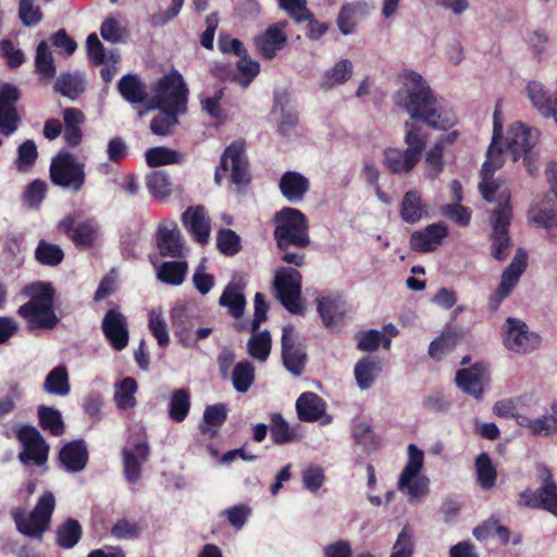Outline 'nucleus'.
I'll use <instances>...</instances> for the list:
<instances>
[{
    "mask_svg": "<svg viewBox=\"0 0 557 557\" xmlns=\"http://www.w3.org/2000/svg\"><path fill=\"white\" fill-rule=\"evenodd\" d=\"M499 104V102H497ZM493 138L486 152V160L481 169L482 181L479 185L482 197L487 201H496L497 208L492 210L490 223L493 228L491 234V255L496 260H505L508 256V249L511 245L509 236V226L512 215L510 205L511 194L505 187L493 178L494 173L503 166V150L498 146V140L503 134V124L499 119V109L496 106L493 115Z\"/></svg>",
    "mask_w": 557,
    "mask_h": 557,
    "instance_id": "nucleus-1",
    "label": "nucleus"
},
{
    "mask_svg": "<svg viewBox=\"0 0 557 557\" xmlns=\"http://www.w3.org/2000/svg\"><path fill=\"white\" fill-rule=\"evenodd\" d=\"M404 86L395 94L394 100L414 121H422L437 129H448L456 124L451 113L437 108V99L424 78L414 71L404 72Z\"/></svg>",
    "mask_w": 557,
    "mask_h": 557,
    "instance_id": "nucleus-2",
    "label": "nucleus"
},
{
    "mask_svg": "<svg viewBox=\"0 0 557 557\" xmlns=\"http://www.w3.org/2000/svg\"><path fill=\"white\" fill-rule=\"evenodd\" d=\"M273 238L281 260L301 268L306 264L305 250L310 246L309 220L299 209L284 207L273 215Z\"/></svg>",
    "mask_w": 557,
    "mask_h": 557,
    "instance_id": "nucleus-3",
    "label": "nucleus"
},
{
    "mask_svg": "<svg viewBox=\"0 0 557 557\" xmlns=\"http://www.w3.org/2000/svg\"><path fill=\"white\" fill-rule=\"evenodd\" d=\"M29 301L18 308V314L30 329H52L58 323L53 309V288L49 283L34 282L23 288Z\"/></svg>",
    "mask_w": 557,
    "mask_h": 557,
    "instance_id": "nucleus-4",
    "label": "nucleus"
},
{
    "mask_svg": "<svg viewBox=\"0 0 557 557\" xmlns=\"http://www.w3.org/2000/svg\"><path fill=\"white\" fill-rule=\"evenodd\" d=\"M152 108L160 110L151 122L153 134L168 135L174 125V72L158 79L152 88Z\"/></svg>",
    "mask_w": 557,
    "mask_h": 557,
    "instance_id": "nucleus-5",
    "label": "nucleus"
},
{
    "mask_svg": "<svg viewBox=\"0 0 557 557\" xmlns=\"http://www.w3.org/2000/svg\"><path fill=\"white\" fill-rule=\"evenodd\" d=\"M228 161L232 164L231 182L238 187L248 185L251 178L246 154V141L244 139L234 140L224 149L220 165L214 173V181L218 185L222 184L228 171Z\"/></svg>",
    "mask_w": 557,
    "mask_h": 557,
    "instance_id": "nucleus-6",
    "label": "nucleus"
},
{
    "mask_svg": "<svg viewBox=\"0 0 557 557\" xmlns=\"http://www.w3.org/2000/svg\"><path fill=\"white\" fill-rule=\"evenodd\" d=\"M54 506L55 500L53 494L46 492L28 516L20 508L13 509L12 516L17 530L27 536L41 539L42 533L49 527Z\"/></svg>",
    "mask_w": 557,
    "mask_h": 557,
    "instance_id": "nucleus-7",
    "label": "nucleus"
},
{
    "mask_svg": "<svg viewBox=\"0 0 557 557\" xmlns=\"http://www.w3.org/2000/svg\"><path fill=\"white\" fill-rule=\"evenodd\" d=\"M301 274L290 267H281L276 270L273 286L276 297L282 306L293 314H304L301 302Z\"/></svg>",
    "mask_w": 557,
    "mask_h": 557,
    "instance_id": "nucleus-8",
    "label": "nucleus"
},
{
    "mask_svg": "<svg viewBox=\"0 0 557 557\" xmlns=\"http://www.w3.org/2000/svg\"><path fill=\"white\" fill-rule=\"evenodd\" d=\"M50 177L53 184L78 191L85 184V165L67 152L60 151L50 165Z\"/></svg>",
    "mask_w": 557,
    "mask_h": 557,
    "instance_id": "nucleus-9",
    "label": "nucleus"
},
{
    "mask_svg": "<svg viewBox=\"0 0 557 557\" xmlns=\"http://www.w3.org/2000/svg\"><path fill=\"white\" fill-rule=\"evenodd\" d=\"M157 252L150 256V261L157 270V277L161 282L174 284V261H162V257H173L174 233L166 225L161 224L156 235Z\"/></svg>",
    "mask_w": 557,
    "mask_h": 557,
    "instance_id": "nucleus-10",
    "label": "nucleus"
},
{
    "mask_svg": "<svg viewBox=\"0 0 557 557\" xmlns=\"http://www.w3.org/2000/svg\"><path fill=\"white\" fill-rule=\"evenodd\" d=\"M124 474L128 482H137L141 473V465L148 460L149 447L147 438L141 430L132 435L123 449Z\"/></svg>",
    "mask_w": 557,
    "mask_h": 557,
    "instance_id": "nucleus-11",
    "label": "nucleus"
},
{
    "mask_svg": "<svg viewBox=\"0 0 557 557\" xmlns=\"http://www.w3.org/2000/svg\"><path fill=\"white\" fill-rule=\"evenodd\" d=\"M16 437L23 446L22 451L18 454V460L23 465L32 462L40 467L46 463L49 445L36 428L23 425L17 430Z\"/></svg>",
    "mask_w": 557,
    "mask_h": 557,
    "instance_id": "nucleus-12",
    "label": "nucleus"
},
{
    "mask_svg": "<svg viewBox=\"0 0 557 557\" xmlns=\"http://www.w3.org/2000/svg\"><path fill=\"white\" fill-rule=\"evenodd\" d=\"M507 330L504 334V345L511 351L527 354L541 344V336L535 332L529 331L528 325L516 318H507Z\"/></svg>",
    "mask_w": 557,
    "mask_h": 557,
    "instance_id": "nucleus-13",
    "label": "nucleus"
},
{
    "mask_svg": "<svg viewBox=\"0 0 557 557\" xmlns=\"http://www.w3.org/2000/svg\"><path fill=\"white\" fill-rule=\"evenodd\" d=\"M283 364L294 376H300L306 370L308 361L305 346L294 337V327L285 326L282 333Z\"/></svg>",
    "mask_w": 557,
    "mask_h": 557,
    "instance_id": "nucleus-14",
    "label": "nucleus"
},
{
    "mask_svg": "<svg viewBox=\"0 0 557 557\" xmlns=\"http://www.w3.org/2000/svg\"><path fill=\"white\" fill-rule=\"evenodd\" d=\"M424 454L414 444L408 446V462L400 473L398 488H408L410 496L419 497L425 493L426 484L417 478L423 466Z\"/></svg>",
    "mask_w": 557,
    "mask_h": 557,
    "instance_id": "nucleus-15",
    "label": "nucleus"
},
{
    "mask_svg": "<svg viewBox=\"0 0 557 557\" xmlns=\"http://www.w3.org/2000/svg\"><path fill=\"white\" fill-rule=\"evenodd\" d=\"M519 504L529 508H542L557 517V484L549 476L536 491L530 488L519 494Z\"/></svg>",
    "mask_w": 557,
    "mask_h": 557,
    "instance_id": "nucleus-16",
    "label": "nucleus"
},
{
    "mask_svg": "<svg viewBox=\"0 0 557 557\" xmlns=\"http://www.w3.org/2000/svg\"><path fill=\"white\" fill-rule=\"evenodd\" d=\"M20 98L18 89L11 84L0 85V133L4 136L12 135L17 128L20 119L15 103Z\"/></svg>",
    "mask_w": 557,
    "mask_h": 557,
    "instance_id": "nucleus-17",
    "label": "nucleus"
},
{
    "mask_svg": "<svg viewBox=\"0 0 557 557\" xmlns=\"http://www.w3.org/2000/svg\"><path fill=\"white\" fill-rule=\"evenodd\" d=\"M537 138L539 131L536 128L528 127L521 122L512 125L507 138V149L512 154L513 161H518L520 158L524 162L529 161V153Z\"/></svg>",
    "mask_w": 557,
    "mask_h": 557,
    "instance_id": "nucleus-18",
    "label": "nucleus"
},
{
    "mask_svg": "<svg viewBox=\"0 0 557 557\" xmlns=\"http://www.w3.org/2000/svg\"><path fill=\"white\" fill-rule=\"evenodd\" d=\"M448 236L447 226L442 223H433L420 231H414L409 238L410 249L414 252H432L442 245Z\"/></svg>",
    "mask_w": 557,
    "mask_h": 557,
    "instance_id": "nucleus-19",
    "label": "nucleus"
},
{
    "mask_svg": "<svg viewBox=\"0 0 557 557\" xmlns=\"http://www.w3.org/2000/svg\"><path fill=\"white\" fill-rule=\"evenodd\" d=\"M182 223L195 242L200 245L209 242L211 221L203 206L188 207L182 214Z\"/></svg>",
    "mask_w": 557,
    "mask_h": 557,
    "instance_id": "nucleus-20",
    "label": "nucleus"
},
{
    "mask_svg": "<svg viewBox=\"0 0 557 557\" xmlns=\"http://www.w3.org/2000/svg\"><path fill=\"white\" fill-rule=\"evenodd\" d=\"M486 371V367L483 363L476 362L469 368L458 370L455 383L465 394L475 399H481L484 393Z\"/></svg>",
    "mask_w": 557,
    "mask_h": 557,
    "instance_id": "nucleus-21",
    "label": "nucleus"
},
{
    "mask_svg": "<svg viewBox=\"0 0 557 557\" xmlns=\"http://www.w3.org/2000/svg\"><path fill=\"white\" fill-rule=\"evenodd\" d=\"M102 331L110 345L117 351L128 343V330L125 317L115 310H109L102 320Z\"/></svg>",
    "mask_w": 557,
    "mask_h": 557,
    "instance_id": "nucleus-22",
    "label": "nucleus"
},
{
    "mask_svg": "<svg viewBox=\"0 0 557 557\" xmlns=\"http://www.w3.org/2000/svg\"><path fill=\"white\" fill-rule=\"evenodd\" d=\"M372 11L373 5L363 0L344 4L337 16L338 29L344 35L352 34L357 23L369 16Z\"/></svg>",
    "mask_w": 557,
    "mask_h": 557,
    "instance_id": "nucleus-23",
    "label": "nucleus"
},
{
    "mask_svg": "<svg viewBox=\"0 0 557 557\" xmlns=\"http://www.w3.org/2000/svg\"><path fill=\"white\" fill-rule=\"evenodd\" d=\"M278 188L283 197L290 203H299L310 189L309 180L295 171L285 172L280 180Z\"/></svg>",
    "mask_w": 557,
    "mask_h": 557,
    "instance_id": "nucleus-24",
    "label": "nucleus"
},
{
    "mask_svg": "<svg viewBox=\"0 0 557 557\" xmlns=\"http://www.w3.org/2000/svg\"><path fill=\"white\" fill-rule=\"evenodd\" d=\"M530 101L544 117H553L557 121V89L553 100L548 90L540 82H530L527 86Z\"/></svg>",
    "mask_w": 557,
    "mask_h": 557,
    "instance_id": "nucleus-25",
    "label": "nucleus"
},
{
    "mask_svg": "<svg viewBox=\"0 0 557 557\" xmlns=\"http://www.w3.org/2000/svg\"><path fill=\"white\" fill-rule=\"evenodd\" d=\"M528 220L530 223L545 228L557 226V198L546 197L532 205L528 211Z\"/></svg>",
    "mask_w": 557,
    "mask_h": 557,
    "instance_id": "nucleus-26",
    "label": "nucleus"
},
{
    "mask_svg": "<svg viewBox=\"0 0 557 557\" xmlns=\"http://www.w3.org/2000/svg\"><path fill=\"white\" fill-rule=\"evenodd\" d=\"M296 411L302 422L318 421L325 412V403L315 393L305 392L296 400Z\"/></svg>",
    "mask_w": 557,
    "mask_h": 557,
    "instance_id": "nucleus-27",
    "label": "nucleus"
},
{
    "mask_svg": "<svg viewBox=\"0 0 557 557\" xmlns=\"http://www.w3.org/2000/svg\"><path fill=\"white\" fill-rule=\"evenodd\" d=\"M287 38L277 25H272L267 30L256 37L255 42L264 59H273L276 52L286 44Z\"/></svg>",
    "mask_w": 557,
    "mask_h": 557,
    "instance_id": "nucleus-28",
    "label": "nucleus"
},
{
    "mask_svg": "<svg viewBox=\"0 0 557 557\" xmlns=\"http://www.w3.org/2000/svg\"><path fill=\"white\" fill-rule=\"evenodd\" d=\"M383 157L384 166L393 174H407L419 163L408 151L398 148H386Z\"/></svg>",
    "mask_w": 557,
    "mask_h": 557,
    "instance_id": "nucleus-29",
    "label": "nucleus"
},
{
    "mask_svg": "<svg viewBox=\"0 0 557 557\" xmlns=\"http://www.w3.org/2000/svg\"><path fill=\"white\" fill-rule=\"evenodd\" d=\"M60 461L72 472H77L86 467L88 454L83 441H74L66 444L60 451Z\"/></svg>",
    "mask_w": 557,
    "mask_h": 557,
    "instance_id": "nucleus-30",
    "label": "nucleus"
},
{
    "mask_svg": "<svg viewBox=\"0 0 557 557\" xmlns=\"http://www.w3.org/2000/svg\"><path fill=\"white\" fill-rule=\"evenodd\" d=\"M227 419V409L224 404L207 406L203 412V420L199 429L201 434L212 440L220 433L221 426Z\"/></svg>",
    "mask_w": 557,
    "mask_h": 557,
    "instance_id": "nucleus-31",
    "label": "nucleus"
},
{
    "mask_svg": "<svg viewBox=\"0 0 557 557\" xmlns=\"http://www.w3.org/2000/svg\"><path fill=\"white\" fill-rule=\"evenodd\" d=\"M399 214L401 220L409 224H416L426 215V205L419 191L409 190L404 195Z\"/></svg>",
    "mask_w": 557,
    "mask_h": 557,
    "instance_id": "nucleus-32",
    "label": "nucleus"
},
{
    "mask_svg": "<svg viewBox=\"0 0 557 557\" xmlns=\"http://www.w3.org/2000/svg\"><path fill=\"white\" fill-rule=\"evenodd\" d=\"M382 371L381 361L377 357L366 356L355 366L354 374L357 385L361 389L370 388L380 372Z\"/></svg>",
    "mask_w": 557,
    "mask_h": 557,
    "instance_id": "nucleus-33",
    "label": "nucleus"
},
{
    "mask_svg": "<svg viewBox=\"0 0 557 557\" xmlns=\"http://www.w3.org/2000/svg\"><path fill=\"white\" fill-rule=\"evenodd\" d=\"M117 89L129 103H144L148 98L146 86L138 75H124L117 84Z\"/></svg>",
    "mask_w": 557,
    "mask_h": 557,
    "instance_id": "nucleus-34",
    "label": "nucleus"
},
{
    "mask_svg": "<svg viewBox=\"0 0 557 557\" xmlns=\"http://www.w3.org/2000/svg\"><path fill=\"white\" fill-rule=\"evenodd\" d=\"M64 140L71 147H76L83 138L82 125L85 122L83 112L75 108H67L63 111Z\"/></svg>",
    "mask_w": 557,
    "mask_h": 557,
    "instance_id": "nucleus-35",
    "label": "nucleus"
},
{
    "mask_svg": "<svg viewBox=\"0 0 557 557\" xmlns=\"http://www.w3.org/2000/svg\"><path fill=\"white\" fill-rule=\"evenodd\" d=\"M527 252L519 248L510 264L504 270L498 287L510 294L527 268Z\"/></svg>",
    "mask_w": 557,
    "mask_h": 557,
    "instance_id": "nucleus-36",
    "label": "nucleus"
},
{
    "mask_svg": "<svg viewBox=\"0 0 557 557\" xmlns=\"http://www.w3.org/2000/svg\"><path fill=\"white\" fill-rule=\"evenodd\" d=\"M428 137L429 136L423 131L422 126H420L416 122L408 121L405 123L404 141L407 145V148L405 150L408 151L419 162L426 147Z\"/></svg>",
    "mask_w": 557,
    "mask_h": 557,
    "instance_id": "nucleus-37",
    "label": "nucleus"
},
{
    "mask_svg": "<svg viewBox=\"0 0 557 557\" xmlns=\"http://www.w3.org/2000/svg\"><path fill=\"white\" fill-rule=\"evenodd\" d=\"M269 430L273 444L284 445L298 440L295 429L290 428L281 413L271 412L269 414Z\"/></svg>",
    "mask_w": 557,
    "mask_h": 557,
    "instance_id": "nucleus-38",
    "label": "nucleus"
},
{
    "mask_svg": "<svg viewBox=\"0 0 557 557\" xmlns=\"http://www.w3.org/2000/svg\"><path fill=\"white\" fill-rule=\"evenodd\" d=\"M46 393L55 396H67L71 391L69 372L64 364L53 368L46 376L42 384Z\"/></svg>",
    "mask_w": 557,
    "mask_h": 557,
    "instance_id": "nucleus-39",
    "label": "nucleus"
},
{
    "mask_svg": "<svg viewBox=\"0 0 557 557\" xmlns=\"http://www.w3.org/2000/svg\"><path fill=\"white\" fill-rule=\"evenodd\" d=\"M459 337V331L450 327L445 329L440 336L431 342L429 346L430 357L434 360H441L455 349Z\"/></svg>",
    "mask_w": 557,
    "mask_h": 557,
    "instance_id": "nucleus-40",
    "label": "nucleus"
},
{
    "mask_svg": "<svg viewBox=\"0 0 557 557\" xmlns=\"http://www.w3.org/2000/svg\"><path fill=\"white\" fill-rule=\"evenodd\" d=\"M478 485L484 490H492L497 480V471L491 457L486 453H481L474 461Z\"/></svg>",
    "mask_w": 557,
    "mask_h": 557,
    "instance_id": "nucleus-41",
    "label": "nucleus"
},
{
    "mask_svg": "<svg viewBox=\"0 0 557 557\" xmlns=\"http://www.w3.org/2000/svg\"><path fill=\"white\" fill-rule=\"evenodd\" d=\"M147 187L150 194L159 200H168L172 194L171 174L163 170H156L147 175Z\"/></svg>",
    "mask_w": 557,
    "mask_h": 557,
    "instance_id": "nucleus-42",
    "label": "nucleus"
},
{
    "mask_svg": "<svg viewBox=\"0 0 557 557\" xmlns=\"http://www.w3.org/2000/svg\"><path fill=\"white\" fill-rule=\"evenodd\" d=\"M318 312L322 319L323 325L326 329H333L335 325V318L344 315L343 305L339 299L330 296L317 299Z\"/></svg>",
    "mask_w": 557,
    "mask_h": 557,
    "instance_id": "nucleus-43",
    "label": "nucleus"
},
{
    "mask_svg": "<svg viewBox=\"0 0 557 557\" xmlns=\"http://www.w3.org/2000/svg\"><path fill=\"white\" fill-rule=\"evenodd\" d=\"M219 304L223 307H227L230 313L238 319L244 314L246 299L238 286L228 285L222 293Z\"/></svg>",
    "mask_w": 557,
    "mask_h": 557,
    "instance_id": "nucleus-44",
    "label": "nucleus"
},
{
    "mask_svg": "<svg viewBox=\"0 0 557 557\" xmlns=\"http://www.w3.org/2000/svg\"><path fill=\"white\" fill-rule=\"evenodd\" d=\"M518 423L527 428L534 436L550 435L557 432V419L554 414L530 419L521 417Z\"/></svg>",
    "mask_w": 557,
    "mask_h": 557,
    "instance_id": "nucleus-45",
    "label": "nucleus"
},
{
    "mask_svg": "<svg viewBox=\"0 0 557 557\" xmlns=\"http://www.w3.org/2000/svg\"><path fill=\"white\" fill-rule=\"evenodd\" d=\"M425 177L433 181L444 171L443 143L436 141L425 154Z\"/></svg>",
    "mask_w": 557,
    "mask_h": 557,
    "instance_id": "nucleus-46",
    "label": "nucleus"
},
{
    "mask_svg": "<svg viewBox=\"0 0 557 557\" xmlns=\"http://www.w3.org/2000/svg\"><path fill=\"white\" fill-rule=\"evenodd\" d=\"M35 66L42 78L50 79L55 74L54 59L46 41H40L37 46Z\"/></svg>",
    "mask_w": 557,
    "mask_h": 557,
    "instance_id": "nucleus-47",
    "label": "nucleus"
},
{
    "mask_svg": "<svg viewBox=\"0 0 557 557\" xmlns=\"http://www.w3.org/2000/svg\"><path fill=\"white\" fill-rule=\"evenodd\" d=\"M237 69L239 74L234 75L233 81L237 82L244 88L248 87L250 83L260 72L259 62L249 58L248 52L242 54L237 61Z\"/></svg>",
    "mask_w": 557,
    "mask_h": 557,
    "instance_id": "nucleus-48",
    "label": "nucleus"
},
{
    "mask_svg": "<svg viewBox=\"0 0 557 557\" xmlns=\"http://www.w3.org/2000/svg\"><path fill=\"white\" fill-rule=\"evenodd\" d=\"M352 73V63L349 60H341L324 74L322 86L325 89L347 82Z\"/></svg>",
    "mask_w": 557,
    "mask_h": 557,
    "instance_id": "nucleus-49",
    "label": "nucleus"
},
{
    "mask_svg": "<svg viewBox=\"0 0 557 557\" xmlns=\"http://www.w3.org/2000/svg\"><path fill=\"white\" fill-rule=\"evenodd\" d=\"M39 424L52 435H61L64 424L60 411L51 407L41 406L38 408Z\"/></svg>",
    "mask_w": 557,
    "mask_h": 557,
    "instance_id": "nucleus-50",
    "label": "nucleus"
},
{
    "mask_svg": "<svg viewBox=\"0 0 557 557\" xmlns=\"http://www.w3.org/2000/svg\"><path fill=\"white\" fill-rule=\"evenodd\" d=\"M216 248L224 256H235L242 250L240 237L231 228H221L216 234Z\"/></svg>",
    "mask_w": 557,
    "mask_h": 557,
    "instance_id": "nucleus-51",
    "label": "nucleus"
},
{
    "mask_svg": "<svg viewBox=\"0 0 557 557\" xmlns=\"http://www.w3.org/2000/svg\"><path fill=\"white\" fill-rule=\"evenodd\" d=\"M271 344L269 331L256 332L248 342V352L252 358L259 361H265L271 351Z\"/></svg>",
    "mask_w": 557,
    "mask_h": 557,
    "instance_id": "nucleus-52",
    "label": "nucleus"
},
{
    "mask_svg": "<svg viewBox=\"0 0 557 557\" xmlns=\"http://www.w3.org/2000/svg\"><path fill=\"white\" fill-rule=\"evenodd\" d=\"M54 88L61 95L75 99L84 91V82L79 75L64 74L57 79Z\"/></svg>",
    "mask_w": 557,
    "mask_h": 557,
    "instance_id": "nucleus-53",
    "label": "nucleus"
},
{
    "mask_svg": "<svg viewBox=\"0 0 557 557\" xmlns=\"http://www.w3.org/2000/svg\"><path fill=\"white\" fill-rule=\"evenodd\" d=\"M233 385L239 393H245L251 386L255 380V369L251 363L238 362L233 370Z\"/></svg>",
    "mask_w": 557,
    "mask_h": 557,
    "instance_id": "nucleus-54",
    "label": "nucleus"
},
{
    "mask_svg": "<svg viewBox=\"0 0 557 557\" xmlns=\"http://www.w3.org/2000/svg\"><path fill=\"white\" fill-rule=\"evenodd\" d=\"M149 329L160 346L169 344V333L161 308H152L149 311Z\"/></svg>",
    "mask_w": 557,
    "mask_h": 557,
    "instance_id": "nucleus-55",
    "label": "nucleus"
},
{
    "mask_svg": "<svg viewBox=\"0 0 557 557\" xmlns=\"http://www.w3.org/2000/svg\"><path fill=\"white\" fill-rule=\"evenodd\" d=\"M413 552V532L409 525H405L397 536L391 557H411Z\"/></svg>",
    "mask_w": 557,
    "mask_h": 557,
    "instance_id": "nucleus-56",
    "label": "nucleus"
},
{
    "mask_svg": "<svg viewBox=\"0 0 557 557\" xmlns=\"http://www.w3.org/2000/svg\"><path fill=\"white\" fill-rule=\"evenodd\" d=\"M100 34L107 41L119 42L125 38L126 29L119 16H109L103 21Z\"/></svg>",
    "mask_w": 557,
    "mask_h": 557,
    "instance_id": "nucleus-57",
    "label": "nucleus"
},
{
    "mask_svg": "<svg viewBox=\"0 0 557 557\" xmlns=\"http://www.w3.org/2000/svg\"><path fill=\"white\" fill-rule=\"evenodd\" d=\"M98 235V226L91 221L79 223L73 232L72 239L77 246L89 247L94 244Z\"/></svg>",
    "mask_w": 557,
    "mask_h": 557,
    "instance_id": "nucleus-58",
    "label": "nucleus"
},
{
    "mask_svg": "<svg viewBox=\"0 0 557 557\" xmlns=\"http://www.w3.org/2000/svg\"><path fill=\"white\" fill-rule=\"evenodd\" d=\"M35 256L38 262L50 267L59 264L64 257L63 251L59 246L48 244L46 242L39 243L35 251Z\"/></svg>",
    "mask_w": 557,
    "mask_h": 557,
    "instance_id": "nucleus-59",
    "label": "nucleus"
},
{
    "mask_svg": "<svg viewBox=\"0 0 557 557\" xmlns=\"http://www.w3.org/2000/svg\"><path fill=\"white\" fill-rule=\"evenodd\" d=\"M81 527L75 520H67L58 529V543L65 548L73 547L81 539Z\"/></svg>",
    "mask_w": 557,
    "mask_h": 557,
    "instance_id": "nucleus-60",
    "label": "nucleus"
},
{
    "mask_svg": "<svg viewBox=\"0 0 557 557\" xmlns=\"http://www.w3.org/2000/svg\"><path fill=\"white\" fill-rule=\"evenodd\" d=\"M18 17L24 26L33 27L41 22L44 14L34 0H20Z\"/></svg>",
    "mask_w": 557,
    "mask_h": 557,
    "instance_id": "nucleus-61",
    "label": "nucleus"
},
{
    "mask_svg": "<svg viewBox=\"0 0 557 557\" xmlns=\"http://www.w3.org/2000/svg\"><path fill=\"white\" fill-rule=\"evenodd\" d=\"M137 389L136 381L132 377H125L115 393V400L120 408L127 409L135 405L134 394Z\"/></svg>",
    "mask_w": 557,
    "mask_h": 557,
    "instance_id": "nucleus-62",
    "label": "nucleus"
},
{
    "mask_svg": "<svg viewBox=\"0 0 557 557\" xmlns=\"http://www.w3.org/2000/svg\"><path fill=\"white\" fill-rule=\"evenodd\" d=\"M145 158L150 168L171 165L174 163V150L165 147L150 148L146 151Z\"/></svg>",
    "mask_w": 557,
    "mask_h": 557,
    "instance_id": "nucleus-63",
    "label": "nucleus"
},
{
    "mask_svg": "<svg viewBox=\"0 0 557 557\" xmlns=\"http://www.w3.org/2000/svg\"><path fill=\"white\" fill-rule=\"evenodd\" d=\"M278 5L284 10L296 23H301L306 17L311 16V12L307 8V0H277Z\"/></svg>",
    "mask_w": 557,
    "mask_h": 557,
    "instance_id": "nucleus-64",
    "label": "nucleus"
}]
</instances>
